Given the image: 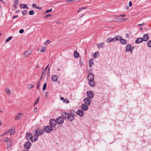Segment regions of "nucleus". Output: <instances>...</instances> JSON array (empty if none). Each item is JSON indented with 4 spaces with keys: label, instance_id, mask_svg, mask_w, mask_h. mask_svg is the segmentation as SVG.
Wrapping results in <instances>:
<instances>
[{
    "label": "nucleus",
    "instance_id": "obj_47",
    "mask_svg": "<svg viewBox=\"0 0 151 151\" xmlns=\"http://www.w3.org/2000/svg\"><path fill=\"white\" fill-rule=\"evenodd\" d=\"M24 32V30L23 29H21L19 30V32L20 33L22 34Z\"/></svg>",
    "mask_w": 151,
    "mask_h": 151
},
{
    "label": "nucleus",
    "instance_id": "obj_27",
    "mask_svg": "<svg viewBox=\"0 0 151 151\" xmlns=\"http://www.w3.org/2000/svg\"><path fill=\"white\" fill-rule=\"evenodd\" d=\"M5 91L9 95L11 93V91L9 88H6L5 89Z\"/></svg>",
    "mask_w": 151,
    "mask_h": 151
},
{
    "label": "nucleus",
    "instance_id": "obj_40",
    "mask_svg": "<svg viewBox=\"0 0 151 151\" xmlns=\"http://www.w3.org/2000/svg\"><path fill=\"white\" fill-rule=\"evenodd\" d=\"M87 8V7L86 6H84L83 7L79 9L78 11V12L80 11L82 9H86Z\"/></svg>",
    "mask_w": 151,
    "mask_h": 151
},
{
    "label": "nucleus",
    "instance_id": "obj_21",
    "mask_svg": "<svg viewBox=\"0 0 151 151\" xmlns=\"http://www.w3.org/2000/svg\"><path fill=\"white\" fill-rule=\"evenodd\" d=\"M13 130V129H9V130L6 131L3 134H2L1 135H0V137H2V136H4L5 135H6V134H7L9 132L11 131V130Z\"/></svg>",
    "mask_w": 151,
    "mask_h": 151
},
{
    "label": "nucleus",
    "instance_id": "obj_9",
    "mask_svg": "<svg viewBox=\"0 0 151 151\" xmlns=\"http://www.w3.org/2000/svg\"><path fill=\"white\" fill-rule=\"evenodd\" d=\"M31 145V143L29 141L26 142L24 144V147L27 149H29Z\"/></svg>",
    "mask_w": 151,
    "mask_h": 151
},
{
    "label": "nucleus",
    "instance_id": "obj_5",
    "mask_svg": "<svg viewBox=\"0 0 151 151\" xmlns=\"http://www.w3.org/2000/svg\"><path fill=\"white\" fill-rule=\"evenodd\" d=\"M53 130V128L52 127H51L50 126H47L45 128L44 131L47 133H49L51 131H52Z\"/></svg>",
    "mask_w": 151,
    "mask_h": 151
},
{
    "label": "nucleus",
    "instance_id": "obj_38",
    "mask_svg": "<svg viewBox=\"0 0 151 151\" xmlns=\"http://www.w3.org/2000/svg\"><path fill=\"white\" fill-rule=\"evenodd\" d=\"M40 86V81H39L37 83V87H36L37 89H38Z\"/></svg>",
    "mask_w": 151,
    "mask_h": 151
},
{
    "label": "nucleus",
    "instance_id": "obj_11",
    "mask_svg": "<svg viewBox=\"0 0 151 151\" xmlns=\"http://www.w3.org/2000/svg\"><path fill=\"white\" fill-rule=\"evenodd\" d=\"M32 134L30 133H27L26 134V138L27 140H29V139L31 140V139H32Z\"/></svg>",
    "mask_w": 151,
    "mask_h": 151
},
{
    "label": "nucleus",
    "instance_id": "obj_6",
    "mask_svg": "<svg viewBox=\"0 0 151 151\" xmlns=\"http://www.w3.org/2000/svg\"><path fill=\"white\" fill-rule=\"evenodd\" d=\"M94 75L92 73H89L87 76V78L88 81H93L94 79Z\"/></svg>",
    "mask_w": 151,
    "mask_h": 151
},
{
    "label": "nucleus",
    "instance_id": "obj_51",
    "mask_svg": "<svg viewBox=\"0 0 151 151\" xmlns=\"http://www.w3.org/2000/svg\"><path fill=\"white\" fill-rule=\"evenodd\" d=\"M4 139H5V140H4V142H8V140H9V139L7 138H4Z\"/></svg>",
    "mask_w": 151,
    "mask_h": 151
},
{
    "label": "nucleus",
    "instance_id": "obj_1",
    "mask_svg": "<svg viewBox=\"0 0 151 151\" xmlns=\"http://www.w3.org/2000/svg\"><path fill=\"white\" fill-rule=\"evenodd\" d=\"M62 116H59L57 118L56 121L59 124H61L64 122L65 119L66 120H69L70 122L72 121L75 119L74 111H71L70 114L67 113L66 111L63 112L62 113Z\"/></svg>",
    "mask_w": 151,
    "mask_h": 151
},
{
    "label": "nucleus",
    "instance_id": "obj_55",
    "mask_svg": "<svg viewBox=\"0 0 151 151\" xmlns=\"http://www.w3.org/2000/svg\"><path fill=\"white\" fill-rule=\"evenodd\" d=\"M127 19H117V20H122V21H123V20H127Z\"/></svg>",
    "mask_w": 151,
    "mask_h": 151
},
{
    "label": "nucleus",
    "instance_id": "obj_53",
    "mask_svg": "<svg viewBox=\"0 0 151 151\" xmlns=\"http://www.w3.org/2000/svg\"><path fill=\"white\" fill-rule=\"evenodd\" d=\"M48 95V94L47 92H45V97L46 98H47Z\"/></svg>",
    "mask_w": 151,
    "mask_h": 151
},
{
    "label": "nucleus",
    "instance_id": "obj_41",
    "mask_svg": "<svg viewBox=\"0 0 151 151\" xmlns=\"http://www.w3.org/2000/svg\"><path fill=\"white\" fill-rule=\"evenodd\" d=\"M27 11L26 10H24L22 12V13L24 15H26L27 14Z\"/></svg>",
    "mask_w": 151,
    "mask_h": 151
},
{
    "label": "nucleus",
    "instance_id": "obj_46",
    "mask_svg": "<svg viewBox=\"0 0 151 151\" xmlns=\"http://www.w3.org/2000/svg\"><path fill=\"white\" fill-rule=\"evenodd\" d=\"M50 42V41L48 40H47L45 42V45H47L48 43H49Z\"/></svg>",
    "mask_w": 151,
    "mask_h": 151
},
{
    "label": "nucleus",
    "instance_id": "obj_60",
    "mask_svg": "<svg viewBox=\"0 0 151 151\" xmlns=\"http://www.w3.org/2000/svg\"><path fill=\"white\" fill-rule=\"evenodd\" d=\"M144 24V23H143L142 24H138V25L139 26H140V25H143Z\"/></svg>",
    "mask_w": 151,
    "mask_h": 151
},
{
    "label": "nucleus",
    "instance_id": "obj_44",
    "mask_svg": "<svg viewBox=\"0 0 151 151\" xmlns=\"http://www.w3.org/2000/svg\"><path fill=\"white\" fill-rule=\"evenodd\" d=\"M126 16V15L125 14H121L119 16H118L117 17H124Z\"/></svg>",
    "mask_w": 151,
    "mask_h": 151
},
{
    "label": "nucleus",
    "instance_id": "obj_3",
    "mask_svg": "<svg viewBox=\"0 0 151 151\" xmlns=\"http://www.w3.org/2000/svg\"><path fill=\"white\" fill-rule=\"evenodd\" d=\"M32 50L31 49H29L25 52L23 54V57L24 58H27L31 55L32 53Z\"/></svg>",
    "mask_w": 151,
    "mask_h": 151
},
{
    "label": "nucleus",
    "instance_id": "obj_30",
    "mask_svg": "<svg viewBox=\"0 0 151 151\" xmlns=\"http://www.w3.org/2000/svg\"><path fill=\"white\" fill-rule=\"evenodd\" d=\"M35 12L33 10L30 11L29 12V15H32L34 14Z\"/></svg>",
    "mask_w": 151,
    "mask_h": 151
},
{
    "label": "nucleus",
    "instance_id": "obj_2",
    "mask_svg": "<svg viewBox=\"0 0 151 151\" xmlns=\"http://www.w3.org/2000/svg\"><path fill=\"white\" fill-rule=\"evenodd\" d=\"M57 123L56 121L54 119H51L50 120L49 124L50 126L51 127H55Z\"/></svg>",
    "mask_w": 151,
    "mask_h": 151
},
{
    "label": "nucleus",
    "instance_id": "obj_52",
    "mask_svg": "<svg viewBox=\"0 0 151 151\" xmlns=\"http://www.w3.org/2000/svg\"><path fill=\"white\" fill-rule=\"evenodd\" d=\"M36 9H41V7H40V6H36Z\"/></svg>",
    "mask_w": 151,
    "mask_h": 151
},
{
    "label": "nucleus",
    "instance_id": "obj_23",
    "mask_svg": "<svg viewBox=\"0 0 151 151\" xmlns=\"http://www.w3.org/2000/svg\"><path fill=\"white\" fill-rule=\"evenodd\" d=\"M20 6L23 9H28V7H27V5L26 4H22L20 5Z\"/></svg>",
    "mask_w": 151,
    "mask_h": 151
},
{
    "label": "nucleus",
    "instance_id": "obj_32",
    "mask_svg": "<svg viewBox=\"0 0 151 151\" xmlns=\"http://www.w3.org/2000/svg\"><path fill=\"white\" fill-rule=\"evenodd\" d=\"M8 146L7 147V149H8L9 147H11L12 145V143L10 141L9 143L7 144Z\"/></svg>",
    "mask_w": 151,
    "mask_h": 151
},
{
    "label": "nucleus",
    "instance_id": "obj_43",
    "mask_svg": "<svg viewBox=\"0 0 151 151\" xmlns=\"http://www.w3.org/2000/svg\"><path fill=\"white\" fill-rule=\"evenodd\" d=\"M63 102L67 104L69 102V101L67 99H65L63 101Z\"/></svg>",
    "mask_w": 151,
    "mask_h": 151
},
{
    "label": "nucleus",
    "instance_id": "obj_50",
    "mask_svg": "<svg viewBox=\"0 0 151 151\" xmlns=\"http://www.w3.org/2000/svg\"><path fill=\"white\" fill-rule=\"evenodd\" d=\"M11 132L10 134V135H11L13 134H14V132H15V131L13 130V132L12 131V130H11Z\"/></svg>",
    "mask_w": 151,
    "mask_h": 151
},
{
    "label": "nucleus",
    "instance_id": "obj_18",
    "mask_svg": "<svg viewBox=\"0 0 151 151\" xmlns=\"http://www.w3.org/2000/svg\"><path fill=\"white\" fill-rule=\"evenodd\" d=\"M131 49V45L130 44L127 45L126 48V51L127 52H129L130 51Z\"/></svg>",
    "mask_w": 151,
    "mask_h": 151
},
{
    "label": "nucleus",
    "instance_id": "obj_15",
    "mask_svg": "<svg viewBox=\"0 0 151 151\" xmlns=\"http://www.w3.org/2000/svg\"><path fill=\"white\" fill-rule=\"evenodd\" d=\"M142 38L143 39V41H147L148 39V36L147 34H144L143 36V37Z\"/></svg>",
    "mask_w": 151,
    "mask_h": 151
},
{
    "label": "nucleus",
    "instance_id": "obj_56",
    "mask_svg": "<svg viewBox=\"0 0 151 151\" xmlns=\"http://www.w3.org/2000/svg\"><path fill=\"white\" fill-rule=\"evenodd\" d=\"M18 17V16H14L12 17V18L13 19H15V18H17Z\"/></svg>",
    "mask_w": 151,
    "mask_h": 151
},
{
    "label": "nucleus",
    "instance_id": "obj_16",
    "mask_svg": "<svg viewBox=\"0 0 151 151\" xmlns=\"http://www.w3.org/2000/svg\"><path fill=\"white\" fill-rule=\"evenodd\" d=\"M88 83L89 86L91 87H94L95 86V82L93 81H89Z\"/></svg>",
    "mask_w": 151,
    "mask_h": 151
},
{
    "label": "nucleus",
    "instance_id": "obj_10",
    "mask_svg": "<svg viewBox=\"0 0 151 151\" xmlns=\"http://www.w3.org/2000/svg\"><path fill=\"white\" fill-rule=\"evenodd\" d=\"M84 103L87 106L89 105L91 103L90 99L88 98H85L83 100Z\"/></svg>",
    "mask_w": 151,
    "mask_h": 151
},
{
    "label": "nucleus",
    "instance_id": "obj_8",
    "mask_svg": "<svg viewBox=\"0 0 151 151\" xmlns=\"http://www.w3.org/2000/svg\"><path fill=\"white\" fill-rule=\"evenodd\" d=\"M87 96L89 98L92 99L94 96L93 93L91 91H88L87 92Z\"/></svg>",
    "mask_w": 151,
    "mask_h": 151
},
{
    "label": "nucleus",
    "instance_id": "obj_37",
    "mask_svg": "<svg viewBox=\"0 0 151 151\" xmlns=\"http://www.w3.org/2000/svg\"><path fill=\"white\" fill-rule=\"evenodd\" d=\"M39 99H40V97H38V98H37V99L36 100L34 104V105H33L34 106H35V105L38 103V102L39 100Z\"/></svg>",
    "mask_w": 151,
    "mask_h": 151
},
{
    "label": "nucleus",
    "instance_id": "obj_20",
    "mask_svg": "<svg viewBox=\"0 0 151 151\" xmlns=\"http://www.w3.org/2000/svg\"><path fill=\"white\" fill-rule=\"evenodd\" d=\"M74 55L75 58H78L79 56V54L76 50H75L74 52Z\"/></svg>",
    "mask_w": 151,
    "mask_h": 151
},
{
    "label": "nucleus",
    "instance_id": "obj_63",
    "mask_svg": "<svg viewBox=\"0 0 151 151\" xmlns=\"http://www.w3.org/2000/svg\"><path fill=\"white\" fill-rule=\"evenodd\" d=\"M60 23V21H58L57 22V24H59Z\"/></svg>",
    "mask_w": 151,
    "mask_h": 151
},
{
    "label": "nucleus",
    "instance_id": "obj_22",
    "mask_svg": "<svg viewBox=\"0 0 151 151\" xmlns=\"http://www.w3.org/2000/svg\"><path fill=\"white\" fill-rule=\"evenodd\" d=\"M93 63V60L92 59H91L89 61V66L90 67H91Z\"/></svg>",
    "mask_w": 151,
    "mask_h": 151
},
{
    "label": "nucleus",
    "instance_id": "obj_14",
    "mask_svg": "<svg viewBox=\"0 0 151 151\" xmlns=\"http://www.w3.org/2000/svg\"><path fill=\"white\" fill-rule=\"evenodd\" d=\"M81 108L83 111H87L88 109V106L86 105L82 104L81 106Z\"/></svg>",
    "mask_w": 151,
    "mask_h": 151
},
{
    "label": "nucleus",
    "instance_id": "obj_48",
    "mask_svg": "<svg viewBox=\"0 0 151 151\" xmlns=\"http://www.w3.org/2000/svg\"><path fill=\"white\" fill-rule=\"evenodd\" d=\"M49 16H51V15L50 14H47L46 15V16H45V18H47Z\"/></svg>",
    "mask_w": 151,
    "mask_h": 151
},
{
    "label": "nucleus",
    "instance_id": "obj_33",
    "mask_svg": "<svg viewBox=\"0 0 151 151\" xmlns=\"http://www.w3.org/2000/svg\"><path fill=\"white\" fill-rule=\"evenodd\" d=\"M34 87V86L32 84H29L28 85V88L29 89H30Z\"/></svg>",
    "mask_w": 151,
    "mask_h": 151
},
{
    "label": "nucleus",
    "instance_id": "obj_34",
    "mask_svg": "<svg viewBox=\"0 0 151 151\" xmlns=\"http://www.w3.org/2000/svg\"><path fill=\"white\" fill-rule=\"evenodd\" d=\"M147 45L149 47H151V40H149L148 42Z\"/></svg>",
    "mask_w": 151,
    "mask_h": 151
},
{
    "label": "nucleus",
    "instance_id": "obj_24",
    "mask_svg": "<svg viewBox=\"0 0 151 151\" xmlns=\"http://www.w3.org/2000/svg\"><path fill=\"white\" fill-rule=\"evenodd\" d=\"M94 58H97L99 56V52H96L94 53Z\"/></svg>",
    "mask_w": 151,
    "mask_h": 151
},
{
    "label": "nucleus",
    "instance_id": "obj_13",
    "mask_svg": "<svg viewBox=\"0 0 151 151\" xmlns=\"http://www.w3.org/2000/svg\"><path fill=\"white\" fill-rule=\"evenodd\" d=\"M58 79V77L56 75H53L52 76V80L54 82H56L57 81Z\"/></svg>",
    "mask_w": 151,
    "mask_h": 151
},
{
    "label": "nucleus",
    "instance_id": "obj_35",
    "mask_svg": "<svg viewBox=\"0 0 151 151\" xmlns=\"http://www.w3.org/2000/svg\"><path fill=\"white\" fill-rule=\"evenodd\" d=\"M46 87H47V84H46V83H45L43 86V90H45L46 89Z\"/></svg>",
    "mask_w": 151,
    "mask_h": 151
},
{
    "label": "nucleus",
    "instance_id": "obj_19",
    "mask_svg": "<svg viewBox=\"0 0 151 151\" xmlns=\"http://www.w3.org/2000/svg\"><path fill=\"white\" fill-rule=\"evenodd\" d=\"M120 41L121 43L123 45H125L126 44L127 42V41L125 39L122 38L120 40Z\"/></svg>",
    "mask_w": 151,
    "mask_h": 151
},
{
    "label": "nucleus",
    "instance_id": "obj_59",
    "mask_svg": "<svg viewBox=\"0 0 151 151\" xmlns=\"http://www.w3.org/2000/svg\"><path fill=\"white\" fill-rule=\"evenodd\" d=\"M60 99L61 100H63L65 99L63 97H62L60 98Z\"/></svg>",
    "mask_w": 151,
    "mask_h": 151
},
{
    "label": "nucleus",
    "instance_id": "obj_12",
    "mask_svg": "<svg viewBox=\"0 0 151 151\" xmlns=\"http://www.w3.org/2000/svg\"><path fill=\"white\" fill-rule=\"evenodd\" d=\"M76 114L82 117L84 115L83 112L81 110H78L76 112Z\"/></svg>",
    "mask_w": 151,
    "mask_h": 151
},
{
    "label": "nucleus",
    "instance_id": "obj_58",
    "mask_svg": "<svg viewBox=\"0 0 151 151\" xmlns=\"http://www.w3.org/2000/svg\"><path fill=\"white\" fill-rule=\"evenodd\" d=\"M34 111L35 112L36 111H37V108L36 107H35L34 109Z\"/></svg>",
    "mask_w": 151,
    "mask_h": 151
},
{
    "label": "nucleus",
    "instance_id": "obj_49",
    "mask_svg": "<svg viewBox=\"0 0 151 151\" xmlns=\"http://www.w3.org/2000/svg\"><path fill=\"white\" fill-rule=\"evenodd\" d=\"M111 39L112 42H115L116 41L115 37L114 38H111Z\"/></svg>",
    "mask_w": 151,
    "mask_h": 151
},
{
    "label": "nucleus",
    "instance_id": "obj_25",
    "mask_svg": "<svg viewBox=\"0 0 151 151\" xmlns=\"http://www.w3.org/2000/svg\"><path fill=\"white\" fill-rule=\"evenodd\" d=\"M122 38V37L120 36H116L115 37V38L116 41L118 40L120 41V40Z\"/></svg>",
    "mask_w": 151,
    "mask_h": 151
},
{
    "label": "nucleus",
    "instance_id": "obj_61",
    "mask_svg": "<svg viewBox=\"0 0 151 151\" xmlns=\"http://www.w3.org/2000/svg\"><path fill=\"white\" fill-rule=\"evenodd\" d=\"M125 8H126V9H128L129 8V7L128 6H127Z\"/></svg>",
    "mask_w": 151,
    "mask_h": 151
},
{
    "label": "nucleus",
    "instance_id": "obj_29",
    "mask_svg": "<svg viewBox=\"0 0 151 151\" xmlns=\"http://www.w3.org/2000/svg\"><path fill=\"white\" fill-rule=\"evenodd\" d=\"M104 44V43H100L99 44H97V45L99 48H100V47H102V46Z\"/></svg>",
    "mask_w": 151,
    "mask_h": 151
},
{
    "label": "nucleus",
    "instance_id": "obj_45",
    "mask_svg": "<svg viewBox=\"0 0 151 151\" xmlns=\"http://www.w3.org/2000/svg\"><path fill=\"white\" fill-rule=\"evenodd\" d=\"M18 2V0H15L14 1V2L13 4L16 5Z\"/></svg>",
    "mask_w": 151,
    "mask_h": 151
},
{
    "label": "nucleus",
    "instance_id": "obj_39",
    "mask_svg": "<svg viewBox=\"0 0 151 151\" xmlns=\"http://www.w3.org/2000/svg\"><path fill=\"white\" fill-rule=\"evenodd\" d=\"M12 39V37L11 36H10L7 39H6V42H8L10 40Z\"/></svg>",
    "mask_w": 151,
    "mask_h": 151
},
{
    "label": "nucleus",
    "instance_id": "obj_7",
    "mask_svg": "<svg viewBox=\"0 0 151 151\" xmlns=\"http://www.w3.org/2000/svg\"><path fill=\"white\" fill-rule=\"evenodd\" d=\"M38 136L35 133L34 135L32 136V138L31 139V141L33 142L36 141L38 139Z\"/></svg>",
    "mask_w": 151,
    "mask_h": 151
},
{
    "label": "nucleus",
    "instance_id": "obj_31",
    "mask_svg": "<svg viewBox=\"0 0 151 151\" xmlns=\"http://www.w3.org/2000/svg\"><path fill=\"white\" fill-rule=\"evenodd\" d=\"M46 48L45 46L43 47L42 48L41 50H40V52H44L45 51Z\"/></svg>",
    "mask_w": 151,
    "mask_h": 151
},
{
    "label": "nucleus",
    "instance_id": "obj_28",
    "mask_svg": "<svg viewBox=\"0 0 151 151\" xmlns=\"http://www.w3.org/2000/svg\"><path fill=\"white\" fill-rule=\"evenodd\" d=\"M111 42H112V39L110 37L108 38L106 41V42L107 43H110Z\"/></svg>",
    "mask_w": 151,
    "mask_h": 151
},
{
    "label": "nucleus",
    "instance_id": "obj_42",
    "mask_svg": "<svg viewBox=\"0 0 151 151\" xmlns=\"http://www.w3.org/2000/svg\"><path fill=\"white\" fill-rule=\"evenodd\" d=\"M52 9H49V10H47L46 12H45V13H48V12H51L52 11Z\"/></svg>",
    "mask_w": 151,
    "mask_h": 151
},
{
    "label": "nucleus",
    "instance_id": "obj_62",
    "mask_svg": "<svg viewBox=\"0 0 151 151\" xmlns=\"http://www.w3.org/2000/svg\"><path fill=\"white\" fill-rule=\"evenodd\" d=\"M134 46H132L131 47V50H134Z\"/></svg>",
    "mask_w": 151,
    "mask_h": 151
},
{
    "label": "nucleus",
    "instance_id": "obj_54",
    "mask_svg": "<svg viewBox=\"0 0 151 151\" xmlns=\"http://www.w3.org/2000/svg\"><path fill=\"white\" fill-rule=\"evenodd\" d=\"M132 4L131 1L129 2V6L130 7H131L132 6Z\"/></svg>",
    "mask_w": 151,
    "mask_h": 151
},
{
    "label": "nucleus",
    "instance_id": "obj_57",
    "mask_svg": "<svg viewBox=\"0 0 151 151\" xmlns=\"http://www.w3.org/2000/svg\"><path fill=\"white\" fill-rule=\"evenodd\" d=\"M32 6L33 7H35L36 8V4H32Z\"/></svg>",
    "mask_w": 151,
    "mask_h": 151
},
{
    "label": "nucleus",
    "instance_id": "obj_4",
    "mask_svg": "<svg viewBox=\"0 0 151 151\" xmlns=\"http://www.w3.org/2000/svg\"><path fill=\"white\" fill-rule=\"evenodd\" d=\"M44 131L40 128H38L35 131L36 134L38 136L41 135L44 133Z\"/></svg>",
    "mask_w": 151,
    "mask_h": 151
},
{
    "label": "nucleus",
    "instance_id": "obj_36",
    "mask_svg": "<svg viewBox=\"0 0 151 151\" xmlns=\"http://www.w3.org/2000/svg\"><path fill=\"white\" fill-rule=\"evenodd\" d=\"M46 69H44L43 71L42 74L41 75V77L43 75H45L46 73Z\"/></svg>",
    "mask_w": 151,
    "mask_h": 151
},
{
    "label": "nucleus",
    "instance_id": "obj_26",
    "mask_svg": "<svg viewBox=\"0 0 151 151\" xmlns=\"http://www.w3.org/2000/svg\"><path fill=\"white\" fill-rule=\"evenodd\" d=\"M21 113H19L17 116L15 118V119L16 120H19L21 117Z\"/></svg>",
    "mask_w": 151,
    "mask_h": 151
},
{
    "label": "nucleus",
    "instance_id": "obj_17",
    "mask_svg": "<svg viewBox=\"0 0 151 151\" xmlns=\"http://www.w3.org/2000/svg\"><path fill=\"white\" fill-rule=\"evenodd\" d=\"M143 41L142 38H138L135 40V43L137 44Z\"/></svg>",
    "mask_w": 151,
    "mask_h": 151
},
{
    "label": "nucleus",
    "instance_id": "obj_64",
    "mask_svg": "<svg viewBox=\"0 0 151 151\" xmlns=\"http://www.w3.org/2000/svg\"><path fill=\"white\" fill-rule=\"evenodd\" d=\"M16 5H14V4L13 5V6H14V8H17V6H16Z\"/></svg>",
    "mask_w": 151,
    "mask_h": 151
}]
</instances>
